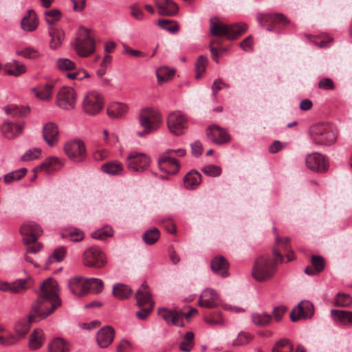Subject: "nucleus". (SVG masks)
<instances>
[{"mask_svg": "<svg viewBox=\"0 0 352 352\" xmlns=\"http://www.w3.org/2000/svg\"><path fill=\"white\" fill-rule=\"evenodd\" d=\"M61 305V300L58 295V283L52 278H48L40 285L38 298L32 302L30 311L32 321L45 319L56 309Z\"/></svg>", "mask_w": 352, "mask_h": 352, "instance_id": "1", "label": "nucleus"}, {"mask_svg": "<svg viewBox=\"0 0 352 352\" xmlns=\"http://www.w3.org/2000/svg\"><path fill=\"white\" fill-rule=\"evenodd\" d=\"M273 255L274 263L269 256H261L256 260L252 274L257 281L262 282L270 279L275 272V265L283 261V257L276 247L273 249Z\"/></svg>", "mask_w": 352, "mask_h": 352, "instance_id": "2", "label": "nucleus"}, {"mask_svg": "<svg viewBox=\"0 0 352 352\" xmlns=\"http://www.w3.org/2000/svg\"><path fill=\"white\" fill-rule=\"evenodd\" d=\"M248 30L246 23H239L226 25L217 17L210 19V33L213 36L226 37L228 40H235Z\"/></svg>", "mask_w": 352, "mask_h": 352, "instance_id": "3", "label": "nucleus"}, {"mask_svg": "<svg viewBox=\"0 0 352 352\" xmlns=\"http://www.w3.org/2000/svg\"><path fill=\"white\" fill-rule=\"evenodd\" d=\"M138 121L143 130L138 131L136 133L138 137L142 138L160 128L162 124V117L157 109L146 107L140 111Z\"/></svg>", "mask_w": 352, "mask_h": 352, "instance_id": "4", "label": "nucleus"}, {"mask_svg": "<svg viewBox=\"0 0 352 352\" xmlns=\"http://www.w3.org/2000/svg\"><path fill=\"white\" fill-rule=\"evenodd\" d=\"M309 133L313 143L318 146H331L337 139L333 128L327 123L312 125L309 128Z\"/></svg>", "mask_w": 352, "mask_h": 352, "instance_id": "5", "label": "nucleus"}, {"mask_svg": "<svg viewBox=\"0 0 352 352\" xmlns=\"http://www.w3.org/2000/svg\"><path fill=\"white\" fill-rule=\"evenodd\" d=\"M135 298L137 305L141 308L140 311H136L135 316L140 320H145L151 313L154 307L151 294L146 283H143L137 290Z\"/></svg>", "mask_w": 352, "mask_h": 352, "instance_id": "6", "label": "nucleus"}, {"mask_svg": "<svg viewBox=\"0 0 352 352\" xmlns=\"http://www.w3.org/2000/svg\"><path fill=\"white\" fill-rule=\"evenodd\" d=\"M74 48L81 57H87L95 52V42L91 37L89 30L82 28L76 38Z\"/></svg>", "mask_w": 352, "mask_h": 352, "instance_id": "7", "label": "nucleus"}, {"mask_svg": "<svg viewBox=\"0 0 352 352\" xmlns=\"http://www.w3.org/2000/svg\"><path fill=\"white\" fill-rule=\"evenodd\" d=\"M107 262L105 254L98 248H88L82 254V263L88 267L100 269L105 266Z\"/></svg>", "mask_w": 352, "mask_h": 352, "instance_id": "8", "label": "nucleus"}, {"mask_svg": "<svg viewBox=\"0 0 352 352\" xmlns=\"http://www.w3.org/2000/svg\"><path fill=\"white\" fill-rule=\"evenodd\" d=\"M187 122L185 115L179 111L170 113L167 118L168 127L170 133L175 135H181L184 133L187 128Z\"/></svg>", "mask_w": 352, "mask_h": 352, "instance_id": "9", "label": "nucleus"}, {"mask_svg": "<svg viewBox=\"0 0 352 352\" xmlns=\"http://www.w3.org/2000/svg\"><path fill=\"white\" fill-rule=\"evenodd\" d=\"M82 107L85 113L90 115L97 114L103 107V98L96 91L88 92L83 99Z\"/></svg>", "mask_w": 352, "mask_h": 352, "instance_id": "10", "label": "nucleus"}, {"mask_svg": "<svg viewBox=\"0 0 352 352\" xmlns=\"http://www.w3.org/2000/svg\"><path fill=\"white\" fill-rule=\"evenodd\" d=\"M77 94L72 87L61 88L56 96V104L63 109L70 110L75 107Z\"/></svg>", "mask_w": 352, "mask_h": 352, "instance_id": "11", "label": "nucleus"}, {"mask_svg": "<svg viewBox=\"0 0 352 352\" xmlns=\"http://www.w3.org/2000/svg\"><path fill=\"white\" fill-rule=\"evenodd\" d=\"M151 160L144 153H133L130 154L126 161L127 168L135 172H143L150 166Z\"/></svg>", "mask_w": 352, "mask_h": 352, "instance_id": "12", "label": "nucleus"}, {"mask_svg": "<svg viewBox=\"0 0 352 352\" xmlns=\"http://www.w3.org/2000/svg\"><path fill=\"white\" fill-rule=\"evenodd\" d=\"M64 150L68 157L74 162H80L85 159V146L83 142L80 140L66 143Z\"/></svg>", "mask_w": 352, "mask_h": 352, "instance_id": "13", "label": "nucleus"}, {"mask_svg": "<svg viewBox=\"0 0 352 352\" xmlns=\"http://www.w3.org/2000/svg\"><path fill=\"white\" fill-rule=\"evenodd\" d=\"M172 151L167 150L165 153L160 155L158 159V165L162 172L170 175H175L179 171L180 164L177 160L171 156Z\"/></svg>", "mask_w": 352, "mask_h": 352, "instance_id": "14", "label": "nucleus"}, {"mask_svg": "<svg viewBox=\"0 0 352 352\" xmlns=\"http://www.w3.org/2000/svg\"><path fill=\"white\" fill-rule=\"evenodd\" d=\"M21 234L23 236V241L25 245L31 242H36L41 235L43 230L35 222L27 221L22 224L20 228Z\"/></svg>", "mask_w": 352, "mask_h": 352, "instance_id": "15", "label": "nucleus"}, {"mask_svg": "<svg viewBox=\"0 0 352 352\" xmlns=\"http://www.w3.org/2000/svg\"><path fill=\"white\" fill-rule=\"evenodd\" d=\"M314 308L312 302L309 300H303L298 303L290 313V318L292 322H296L302 318H310L313 316Z\"/></svg>", "mask_w": 352, "mask_h": 352, "instance_id": "16", "label": "nucleus"}, {"mask_svg": "<svg viewBox=\"0 0 352 352\" xmlns=\"http://www.w3.org/2000/svg\"><path fill=\"white\" fill-rule=\"evenodd\" d=\"M207 137L214 143L221 145L230 141V136L226 129L212 124L206 129Z\"/></svg>", "mask_w": 352, "mask_h": 352, "instance_id": "17", "label": "nucleus"}, {"mask_svg": "<svg viewBox=\"0 0 352 352\" xmlns=\"http://www.w3.org/2000/svg\"><path fill=\"white\" fill-rule=\"evenodd\" d=\"M25 126L23 121L14 122L10 119H6L1 126V131L3 136L9 140H13L21 135Z\"/></svg>", "mask_w": 352, "mask_h": 352, "instance_id": "18", "label": "nucleus"}, {"mask_svg": "<svg viewBox=\"0 0 352 352\" xmlns=\"http://www.w3.org/2000/svg\"><path fill=\"white\" fill-rule=\"evenodd\" d=\"M257 20L259 24L263 27H266L268 31L273 30L271 25L276 23H280L283 25L289 23V21L283 14H258Z\"/></svg>", "mask_w": 352, "mask_h": 352, "instance_id": "19", "label": "nucleus"}, {"mask_svg": "<svg viewBox=\"0 0 352 352\" xmlns=\"http://www.w3.org/2000/svg\"><path fill=\"white\" fill-rule=\"evenodd\" d=\"M305 162L309 169L318 173L327 170V162L325 157L319 153H314L307 156Z\"/></svg>", "mask_w": 352, "mask_h": 352, "instance_id": "20", "label": "nucleus"}, {"mask_svg": "<svg viewBox=\"0 0 352 352\" xmlns=\"http://www.w3.org/2000/svg\"><path fill=\"white\" fill-rule=\"evenodd\" d=\"M88 279L78 276L70 278L68 281V287L75 296L80 297L89 292Z\"/></svg>", "mask_w": 352, "mask_h": 352, "instance_id": "21", "label": "nucleus"}, {"mask_svg": "<svg viewBox=\"0 0 352 352\" xmlns=\"http://www.w3.org/2000/svg\"><path fill=\"white\" fill-rule=\"evenodd\" d=\"M218 294L212 289H206L199 298V305L206 308H214L220 304Z\"/></svg>", "mask_w": 352, "mask_h": 352, "instance_id": "22", "label": "nucleus"}, {"mask_svg": "<svg viewBox=\"0 0 352 352\" xmlns=\"http://www.w3.org/2000/svg\"><path fill=\"white\" fill-rule=\"evenodd\" d=\"M158 314L168 324H174L180 327L184 326L182 321L183 313L181 311L169 310L165 308H159Z\"/></svg>", "mask_w": 352, "mask_h": 352, "instance_id": "23", "label": "nucleus"}, {"mask_svg": "<svg viewBox=\"0 0 352 352\" xmlns=\"http://www.w3.org/2000/svg\"><path fill=\"white\" fill-rule=\"evenodd\" d=\"M43 137L45 142L53 146L59 140V131L57 124L48 122L43 128Z\"/></svg>", "mask_w": 352, "mask_h": 352, "instance_id": "24", "label": "nucleus"}, {"mask_svg": "<svg viewBox=\"0 0 352 352\" xmlns=\"http://www.w3.org/2000/svg\"><path fill=\"white\" fill-rule=\"evenodd\" d=\"M115 337V331L111 326H105L100 329L96 335L98 346L106 348L111 344Z\"/></svg>", "mask_w": 352, "mask_h": 352, "instance_id": "25", "label": "nucleus"}, {"mask_svg": "<svg viewBox=\"0 0 352 352\" xmlns=\"http://www.w3.org/2000/svg\"><path fill=\"white\" fill-rule=\"evenodd\" d=\"M158 13L162 16H174L178 11V6L172 0H156Z\"/></svg>", "mask_w": 352, "mask_h": 352, "instance_id": "26", "label": "nucleus"}, {"mask_svg": "<svg viewBox=\"0 0 352 352\" xmlns=\"http://www.w3.org/2000/svg\"><path fill=\"white\" fill-rule=\"evenodd\" d=\"M210 267L212 271L222 277H227L229 275L228 268L229 263L225 257L222 256H217L214 257L210 263Z\"/></svg>", "mask_w": 352, "mask_h": 352, "instance_id": "27", "label": "nucleus"}, {"mask_svg": "<svg viewBox=\"0 0 352 352\" xmlns=\"http://www.w3.org/2000/svg\"><path fill=\"white\" fill-rule=\"evenodd\" d=\"M38 25V17L35 11L29 10L21 21L22 29L27 32H32L36 29Z\"/></svg>", "mask_w": 352, "mask_h": 352, "instance_id": "28", "label": "nucleus"}, {"mask_svg": "<svg viewBox=\"0 0 352 352\" xmlns=\"http://www.w3.org/2000/svg\"><path fill=\"white\" fill-rule=\"evenodd\" d=\"M71 344L61 337L54 338L47 346L48 352H70Z\"/></svg>", "mask_w": 352, "mask_h": 352, "instance_id": "29", "label": "nucleus"}, {"mask_svg": "<svg viewBox=\"0 0 352 352\" xmlns=\"http://www.w3.org/2000/svg\"><path fill=\"white\" fill-rule=\"evenodd\" d=\"M311 266H307L305 269V273L307 275L314 276L322 272L325 267V261L320 256L313 255L311 258Z\"/></svg>", "mask_w": 352, "mask_h": 352, "instance_id": "30", "label": "nucleus"}, {"mask_svg": "<svg viewBox=\"0 0 352 352\" xmlns=\"http://www.w3.org/2000/svg\"><path fill=\"white\" fill-rule=\"evenodd\" d=\"M5 113L11 118L25 117L30 113V109L16 104H8L3 107Z\"/></svg>", "mask_w": 352, "mask_h": 352, "instance_id": "31", "label": "nucleus"}, {"mask_svg": "<svg viewBox=\"0 0 352 352\" xmlns=\"http://www.w3.org/2000/svg\"><path fill=\"white\" fill-rule=\"evenodd\" d=\"M60 167L58 158L50 157L47 158L39 166L35 168V171L44 170L47 173L57 171Z\"/></svg>", "mask_w": 352, "mask_h": 352, "instance_id": "32", "label": "nucleus"}, {"mask_svg": "<svg viewBox=\"0 0 352 352\" xmlns=\"http://www.w3.org/2000/svg\"><path fill=\"white\" fill-rule=\"evenodd\" d=\"M201 182V175L197 170L189 171L184 177V185L186 189L192 190Z\"/></svg>", "mask_w": 352, "mask_h": 352, "instance_id": "33", "label": "nucleus"}, {"mask_svg": "<svg viewBox=\"0 0 352 352\" xmlns=\"http://www.w3.org/2000/svg\"><path fill=\"white\" fill-rule=\"evenodd\" d=\"M251 318L254 324L258 327H267L272 321V316L266 312L253 313Z\"/></svg>", "mask_w": 352, "mask_h": 352, "instance_id": "34", "label": "nucleus"}, {"mask_svg": "<svg viewBox=\"0 0 352 352\" xmlns=\"http://www.w3.org/2000/svg\"><path fill=\"white\" fill-rule=\"evenodd\" d=\"M127 111L128 107L125 104L114 102L108 107L107 113L112 118H118L123 116Z\"/></svg>", "mask_w": 352, "mask_h": 352, "instance_id": "35", "label": "nucleus"}, {"mask_svg": "<svg viewBox=\"0 0 352 352\" xmlns=\"http://www.w3.org/2000/svg\"><path fill=\"white\" fill-rule=\"evenodd\" d=\"M335 321L343 324H352V312L343 310H331Z\"/></svg>", "mask_w": 352, "mask_h": 352, "instance_id": "36", "label": "nucleus"}, {"mask_svg": "<svg viewBox=\"0 0 352 352\" xmlns=\"http://www.w3.org/2000/svg\"><path fill=\"white\" fill-rule=\"evenodd\" d=\"M34 322H36V321H32L29 314L27 318H21L16 323L14 327L15 332L19 336H24L28 333L31 324Z\"/></svg>", "mask_w": 352, "mask_h": 352, "instance_id": "37", "label": "nucleus"}, {"mask_svg": "<svg viewBox=\"0 0 352 352\" xmlns=\"http://www.w3.org/2000/svg\"><path fill=\"white\" fill-rule=\"evenodd\" d=\"M33 280L30 277L19 279L12 283V293H21L32 286Z\"/></svg>", "mask_w": 352, "mask_h": 352, "instance_id": "38", "label": "nucleus"}, {"mask_svg": "<svg viewBox=\"0 0 352 352\" xmlns=\"http://www.w3.org/2000/svg\"><path fill=\"white\" fill-rule=\"evenodd\" d=\"M53 88L54 85L52 83H46L43 87L33 88L32 91L41 100H48L52 98Z\"/></svg>", "mask_w": 352, "mask_h": 352, "instance_id": "39", "label": "nucleus"}, {"mask_svg": "<svg viewBox=\"0 0 352 352\" xmlns=\"http://www.w3.org/2000/svg\"><path fill=\"white\" fill-rule=\"evenodd\" d=\"M204 320L209 325L224 324V320L221 312L219 311L206 313L204 316Z\"/></svg>", "mask_w": 352, "mask_h": 352, "instance_id": "40", "label": "nucleus"}, {"mask_svg": "<svg viewBox=\"0 0 352 352\" xmlns=\"http://www.w3.org/2000/svg\"><path fill=\"white\" fill-rule=\"evenodd\" d=\"M43 332L41 329H35L30 336L29 346L32 350L38 349L43 342Z\"/></svg>", "mask_w": 352, "mask_h": 352, "instance_id": "41", "label": "nucleus"}, {"mask_svg": "<svg viewBox=\"0 0 352 352\" xmlns=\"http://www.w3.org/2000/svg\"><path fill=\"white\" fill-rule=\"evenodd\" d=\"M101 169L109 175H120L122 173L124 168L122 164L118 161H112L104 164Z\"/></svg>", "mask_w": 352, "mask_h": 352, "instance_id": "42", "label": "nucleus"}, {"mask_svg": "<svg viewBox=\"0 0 352 352\" xmlns=\"http://www.w3.org/2000/svg\"><path fill=\"white\" fill-rule=\"evenodd\" d=\"M132 292L129 287L124 284H116L113 288L114 296L120 300L128 298L131 295Z\"/></svg>", "mask_w": 352, "mask_h": 352, "instance_id": "43", "label": "nucleus"}, {"mask_svg": "<svg viewBox=\"0 0 352 352\" xmlns=\"http://www.w3.org/2000/svg\"><path fill=\"white\" fill-rule=\"evenodd\" d=\"M50 47L52 49L58 48L62 43L64 38V33L61 30L51 28L50 30Z\"/></svg>", "mask_w": 352, "mask_h": 352, "instance_id": "44", "label": "nucleus"}, {"mask_svg": "<svg viewBox=\"0 0 352 352\" xmlns=\"http://www.w3.org/2000/svg\"><path fill=\"white\" fill-rule=\"evenodd\" d=\"M195 335L192 331H188L184 337L183 341L179 344V349L184 352H190L195 346Z\"/></svg>", "mask_w": 352, "mask_h": 352, "instance_id": "45", "label": "nucleus"}, {"mask_svg": "<svg viewBox=\"0 0 352 352\" xmlns=\"http://www.w3.org/2000/svg\"><path fill=\"white\" fill-rule=\"evenodd\" d=\"M294 346L290 340L283 338L278 340L272 349V352H292Z\"/></svg>", "mask_w": 352, "mask_h": 352, "instance_id": "46", "label": "nucleus"}, {"mask_svg": "<svg viewBox=\"0 0 352 352\" xmlns=\"http://www.w3.org/2000/svg\"><path fill=\"white\" fill-rule=\"evenodd\" d=\"M175 75V70L166 67H160L156 72L157 82L159 84L168 82Z\"/></svg>", "mask_w": 352, "mask_h": 352, "instance_id": "47", "label": "nucleus"}, {"mask_svg": "<svg viewBox=\"0 0 352 352\" xmlns=\"http://www.w3.org/2000/svg\"><path fill=\"white\" fill-rule=\"evenodd\" d=\"M160 236V230L157 228L153 227L145 231L142 235V239L147 245H153L157 241Z\"/></svg>", "mask_w": 352, "mask_h": 352, "instance_id": "48", "label": "nucleus"}, {"mask_svg": "<svg viewBox=\"0 0 352 352\" xmlns=\"http://www.w3.org/2000/svg\"><path fill=\"white\" fill-rule=\"evenodd\" d=\"M158 26L164 30L175 34L178 32L179 26L175 21L168 19H160L157 22Z\"/></svg>", "mask_w": 352, "mask_h": 352, "instance_id": "49", "label": "nucleus"}, {"mask_svg": "<svg viewBox=\"0 0 352 352\" xmlns=\"http://www.w3.org/2000/svg\"><path fill=\"white\" fill-rule=\"evenodd\" d=\"M28 170L25 168L12 171L4 176V182L6 184L12 183L23 178L26 174Z\"/></svg>", "mask_w": 352, "mask_h": 352, "instance_id": "50", "label": "nucleus"}, {"mask_svg": "<svg viewBox=\"0 0 352 352\" xmlns=\"http://www.w3.org/2000/svg\"><path fill=\"white\" fill-rule=\"evenodd\" d=\"M66 248L64 246L55 249L47 258V263L51 264L55 262L62 261L66 255Z\"/></svg>", "mask_w": 352, "mask_h": 352, "instance_id": "51", "label": "nucleus"}, {"mask_svg": "<svg viewBox=\"0 0 352 352\" xmlns=\"http://www.w3.org/2000/svg\"><path fill=\"white\" fill-rule=\"evenodd\" d=\"M208 64V58L204 55H201L197 59L195 63V78L199 79L206 71V67Z\"/></svg>", "mask_w": 352, "mask_h": 352, "instance_id": "52", "label": "nucleus"}, {"mask_svg": "<svg viewBox=\"0 0 352 352\" xmlns=\"http://www.w3.org/2000/svg\"><path fill=\"white\" fill-rule=\"evenodd\" d=\"M56 65L60 71H72L76 69L75 63L67 58H58Z\"/></svg>", "mask_w": 352, "mask_h": 352, "instance_id": "53", "label": "nucleus"}, {"mask_svg": "<svg viewBox=\"0 0 352 352\" xmlns=\"http://www.w3.org/2000/svg\"><path fill=\"white\" fill-rule=\"evenodd\" d=\"M45 21L48 24H54L58 21L62 16L61 12L58 9H52L44 12Z\"/></svg>", "mask_w": 352, "mask_h": 352, "instance_id": "54", "label": "nucleus"}, {"mask_svg": "<svg viewBox=\"0 0 352 352\" xmlns=\"http://www.w3.org/2000/svg\"><path fill=\"white\" fill-rule=\"evenodd\" d=\"M113 235L111 228L105 226L99 229L91 234V237L98 240H104Z\"/></svg>", "mask_w": 352, "mask_h": 352, "instance_id": "55", "label": "nucleus"}, {"mask_svg": "<svg viewBox=\"0 0 352 352\" xmlns=\"http://www.w3.org/2000/svg\"><path fill=\"white\" fill-rule=\"evenodd\" d=\"M89 291L92 290L94 294L102 292L104 288L103 282L101 279L91 278H88Z\"/></svg>", "mask_w": 352, "mask_h": 352, "instance_id": "56", "label": "nucleus"}, {"mask_svg": "<svg viewBox=\"0 0 352 352\" xmlns=\"http://www.w3.org/2000/svg\"><path fill=\"white\" fill-rule=\"evenodd\" d=\"M201 171L209 177H218L221 173V168L217 165L210 164L204 166Z\"/></svg>", "mask_w": 352, "mask_h": 352, "instance_id": "57", "label": "nucleus"}, {"mask_svg": "<svg viewBox=\"0 0 352 352\" xmlns=\"http://www.w3.org/2000/svg\"><path fill=\"white\" fill-rule=\"evenodd\" d=\"M15 67L14 69H6L4 73L6 75H11L19 76L26 71V67L23 64H19L18 62L14 61Z\"/></svg>", "mask_w": 352, "mask_h": 352, "instance_id": "58", "label": "nucleus"}, {"mask_svg": "<svg viewBox=\"0 0 352 352\" xmlns=\"http://www.w3.org/2000/svg\"><path fill=\"white\" fill-rule=\"evenodd\" d=\"M336 304L340 307H348L352 304V298L349 295L339 293L336 296Z\"/></svg>", "mask_w": 352, "mask_h": 352, "instance_id": "59", "label": "nucleus"}, {"mask_svg": "<svg viewBox=\"0 0 352 352\" xmlns=\"http://www.w3.org/2000/svg\"><path fill=\"white\" fill-rule=\"evenodd\" d=\"M41 150L38 148H34L27 151L21 157L22 161H31L38 157Z\"/></svg>", "mask_w": 352, "mask_h": 352, "instance_id": "60", "label": "nucleus"}, {"mask_svg": "<svg viewBox=\"0 0 352 352\" xmlns=\"http://www.w3.org/2000/svg\"><path fill=\"white\" fill-rule=\"evenodd\" d=\"M17 54L27 58H36L40 56L39 52L31 47L18 51Z\"/></svg>", "mask_w": 352, "mask_h": 352, "instance_id": "61", "label": "nucleus"}, {"mask_svg": "<svg viewBox=\"0 0 352 352\" xmlns=\"http://www.w3.org/2000/svg\"><path fill=\"white\" fill-rule=\"evenodd\" d=\"M66 76L69 79L79 80L90 77L89 73L85 69H80L76 72H69L67 73Z\"/></svg>", "mask_w": 352, "mask_h": 352, "instance_id": "62", "label": "nucleus"}, {"mask_svg": "<svg viewBox=\"0 0 352 352\" xmlns=\"http://www.w3.org/2000/svg\"><path fill=\"white\" fill-rule=\"evenodd\" d=\"M84 232L82 230L77 228H75L74 230L70 231L68 233V237L72 241L74 242L81 241L84 239Z\"/></svg>", "mask_w": 352, "mask_h": 352, "instance_id": "63", "label": "nucleus"}, {"mask_svg": "<svg viewBox=\"0 0 352 352\" xmlns=\"http://www.w3.org/2000/svg\"><path fill=\"white\" fill-rule=\"evenodd\" d=\"M253 339V336L248 332H241L239 334L235 342L236 344L243 345L248 344Z\"/></svg>", "mask_w": 352, "mask_h": 352, "instance_id": "64", "label": "nucleus"}]
</instances>
